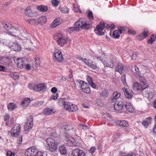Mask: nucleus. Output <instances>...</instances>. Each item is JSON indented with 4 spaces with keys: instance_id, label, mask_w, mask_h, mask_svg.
<instances>
[{
    "instance_id": "obj_1",
    "label": "nucleus",
    "mask_w": 156,
    "mask_h": 156,
    "mask_svg": "<svg viewBox=\"0 0 156 156\" xmlns=\"http://www.w3.org/2000/svg\"><path fill=\"white\" fill-rule=\"evenodd\" d=\"M46 141L49 147V149L50 151L51 152L55 151L59 142L51 138H47Z\"/></svg>"
},
{
    "instance_id": "obj_2",
    "label": "nucleus",
    "mask_w": 156,
    "mask_h": 156,
    "mask_svg": "<svg viewBox=\"0 0 156 156\" xmlns=\"http://www.w3.org/2000/svg\"><path fill=\"white\" fill-rule=\"evenodd\" d=\"M53 57V59L55 62H61L63 59L61 52L57 49H55L54 50Z\"/></svg>"
},
{
    "instance_id": "obj_3",
    "label": "nucleus",
    "mask_w": 156,
    "mask_h": 156,
    "mask_svg": "<svg viewBox=\"0 0 156 156\" xmlns=\"http://www.w3.org/2000/svg\"><path fill=\"white\" fill-rule=\"evenodd\" d=\"M28 87L29 88L34 91L40 92L44 90L46 86L44 83H41L36 85L29 84L28 85Z\"/></svg>"
},
{
    "instance_id": "obj_4",
    "label": "nucleus",
    "mask_w": 156,
    "mask_h": 156,
    "mask_svg": "<svg viewBox=\"0 0 156 156\" xmlns=\"http://www.w3.org/2000/svg\"><path fill=\"white\" fill-rule=\"evenodd\" d=\"M57 37V43L61 47L63 46L69 41L67 37L60 33L58 34Z\"/></svg>"
},
{
    "instance_id": "obj_5",
    "label": "nucleus",
    "mask_w": 156,
    "mask_h": 156,
    "mask_svg": "<svg viewBox=\"0 0 156 156\" xmlns=\"http://www.w3.org/2000/svg\"><path fill=\"white\" fill-rule=\"evenodd\" d=\"M21 126L20 124H16L12 128L11 130V134L13 137H17L20 132Z\"/></svg>"
},
{
    "instance_id": "obj_6",
    "label": "nucleus",
    "mask_w": 156,
    "mask_h": 156,
    "mask_svg": "<svg viewBox=\"0 0 156 156\" xmlns=\"http://www.w3.org/2000/svg\"><path fill=\"white\" fill-rule=\"evenodd\" d=\"M76 25L78 26L79 29L80 28L87 29L89 27V24L86 22V19L84 18H80L76 22Z\"/></svg>"
},
{
    "instance_id": "obj_7",
    "label": "nucleus",
    "mask_w": 156,
    "mask_h": 156,
    "mask_svg": "<svg viewBox=\"0 0 156 156\" xmlns=\"http://www.w3.org/2000/svg\"><path fill=\"white\" fill-rule=\"evenodd\" d=\"M33 118L31 116L28 117L24 125V130L26 132H28L33 127Z\"/></svg>"
},
{
    "instance_id": "obj_8",
    "label": "nucleus",
    "mask_w": 156,
    "mask_h": 156,
    "mask_svg": "<svg viewBox=\"0 0 156 156\" xmlns=\"http://www.w3.org/2000/svg\"><path fill=\"white\" fill-rule=\"evenodd\" d=\"M20 28L17 27H12L11 24L9 23L6 30L8 31V34L12 36H15L14 34L18 33L19 32Z\"/></svg>"
},
{
    "instance_id": "obj_9",
    "label": "nucleus",
    "mask_w": 156,
    "mask_h": 156,
    "mask_svg": "<svg viewBox=\"0 0 156 156\" xmlns=\"http://www.w3.org/2000/svg\"><path fill=\"white\" fill-rule=\"evenodd\" d=\"M72 156H86L85 153L83 151L79 148H76L72 151Z\"/></svg>"
},
{
    "instance_id": "obj_10",
    "label": "nucleus",
    "mask_w": 156,
    "mask_h": 156,
    "mask_svg": "<svg viewBox=\"0 0 156 156\" xmlns=\"http://www.w3.org/2000/svg\"><path fill=\"white\" fill-rule=\"evenodd\" d=\"M23 43L24 44L23 46L25 49L31 51V48H30L31 46L32 45V43L31 42L30 38L24 39H23Z\"/></svg>"
},
{
    "instance_id": "obj_11",
    "label": "nucleus",
    "mask_w": 156,
    "mask_h": 156,
    "mask_svg": "<svg viewBox=\"0 0 156 156\" xmlns=\"http://www.w3.org/2000/svg\"><path fill=\"white\" fill-rule=\"evenodd\" d=\"M37 151V149L35 147H30L25 152V155L26 156H35Z\"/></svg>"
},
{
    "instance_id": "obj_12",
    "label": "nucleus",
    "mask_w": 156,
    "mask_h": 156,
    "mask_svg": "<svg viewBox=\"0 0 156 156\" xmlns=\"http://www.w3.org/2000/svg\"><path fill=\"white\" fill-rule=\"evenodd\" d=\"M15 63L17 65V67L19 69H22L25 64V62L22 58H17L14 59Z\"/></svg>"
},
{
    "instance_id": "obj_13",
    "label": "nucleus",
    "mask_w": 156,
    "mask_h": 156,
    "mask_svg": "<svg viewBox=\"0 0 156 156\" xmlns=\"http://www.w3.org/2000/svg\"><path fill=\"white\" fill-rule=\"evenodd\" d=\"M133 88L135 90H143L147 88L143 87V86L138 82H135L133 84Z\"/></svg>"
},
{
    "instance_id": "obj_14",
    "label": "nucleus",
    "mask_w": 156,
    "mask_h": 156,
    "mask_svg": "<svg viewBox=\"0 0 156 156\" xmlns=\"http://www.w3.org/2000/svg\"><path fill=\"white\" fill-rule=\"evenodd\" d=\"M123 102L122 100H118V113H124Z\"/></svg>"
},
{
    "instance_id": "obj_15",
    "label": "nucleus",
    "mask_w": 156,
    "mask_h": 156,
    "mask_svg": "<svg viewBox=\"0 0 156 156\" xmlns=\"http://www.w3.org/2000/svg\"><path fill=\"white\" fill-rule=\"evenodd\" d=\"M122 90L126 98L128 99H130L132 97V92L131 90L125 88H122Z\"/></svg>"
},
{
    "instance_id": "obj_16",
    "label": "nucleus",
    "mask_w": 156,
    "mask_h": 156,
    "mask_svg": "<svg viewBox=\"0 0 156 156\" xmlns=\"http://www.w3.org/2000/svg\"><path fill=\"white\" fill-rule=\"evenodd\" d=\"M84 62L86 64L89 66L93 69H95L97 68L96 63L93 62L90 59H88L86 61H84Z\"/></svg>"
},
{
    "instance_id": "obj_17",
    "label": "nucleus",
    "mask_w": 156,
    "mask_h": 156,
    "mask_svg": "<svg viewBox=\"0 0 156 156\" xmlns=\"http://www.w3.org/2000/svg\"><path fill=\"white\" fill-rule=\"evenodd\" d=\"M58 103L61 105V104L64 105V108L66 110H68L69 108H70V105H71V103L69 102H66L64 101V100L61 99L59 101Z\"/></svg>"
},
{
    "instance_id": "obj_18",
    "label": "nucleus",
    "mask_w": 156,
    "mask_h": 156,
    "mask_svg": "<svg viewBox=\"0 0 156 156\" xmlns=\"http://www.w3.org/2000/svg\"><path fill=\"white\" fill-rule=\"evenodd\" d=\"M138 80L140 82V84L142 85L143 87L147 88L148 86L147 83L146 82V80L144 76H139Z\"/></svg>"
},
{
    "instance_id": "obj_19",
    "label": "nucleus",
    "mask_w": 156,
    "mask_h": 156,
    "mask_svg": "<svg viewBox=\"0 0 156 156\" xmlns=\"http://www.w3.org/2000/svg\"><path fill=\"white\" fill-rule=\"evenodd\" d=\"M125 106L126 110L129 112H132L134 110V108L130 102H127L126 104L125 105Z\"/></svg>"
},
{
    "instance_id": "obj_20",
    "label": "nucleus",
    "mask_w": 156,
    "mask_h": 156,
    "mask_svg": "<svg viewBox=\"0 0 156 156\" xmlns=\"http://www.w3.org/2000/svg\"><path fill=\"white\" fill-rule=\"evenodd\" d=\"M151 119L152 118L151 117H147L142 122V124L145 127H147L151 123Z\"/></svg>"
},
{
    "instance_id": "obj_21",
    "label": "nucleus",
    "mask_w": 156,
    "mask_h": 156,
    "mask_svg": "<svg viewBox=\"0 0 156 156\" xmlns=\"http://www.w3.org/2000/svg\"><path fill=\"white\" fill-rule=\"evenodd\" d=\"M61 22L60 19L58 18L55 20L51 24L52 28H55L61 24Z\"/></svg>"
},
{
    "instance_id": "obj_22",
    "label": "nucleus",
    "mask_w": 156,
    "mask_h": 156,
    "mask_svg": "<svg viewBox=\"0 0 156 156\" xmlns=\"http://www.w3.org/2000/svg\"><path fill=\"white\" fill-rule=\"evenodd\" d=\"M30 102V99L28 98H26L22 101L21 105L23 107H26L29 105Z\"/></svg>"
},
{
    "instance_id": "obj_23",
    "label": "nucleus",
    "mask_w": 156,
    "mask_h": 156,
    "mask_svg": "<svg viewBox=\"0 0 156 156\" xmlns=\"http://www.w3.org/2000/svg\"><path fill=\"white\" fill-rule=\"evenodd\" d=\"M102 63H103L105 66L111 68H112L113 67V62L112 60H110L108 62L103 61L102 62Z\"/></svg>"
},
{
    "instance_id": "obj_24",
    "label": "nucleus",
    "mask_w": 156,
    "mask_h": 156,
    "mask_svg": "<svg viewBox=\"0 0 156 156\" xmlns=\"http://www.w3.org/2000/svg\"><path fill=\"white\" fill-rule=\"evenodd\" d=\"M118 122L119 126L123 127H127L129 125L127 122L125 120H118Z\"/></svg>"
},
{
    "instance_id": "obj_25",
    "label": "nucleus",
    "mask_w": 156,
    "mask_h": 156,
    "mask_svg": "<svg viewBox=\"0 0 156 156\" xmlns=\"http://www.w3.org/2000/svg\"><path fill=\"white\" fill-rule=\"evenodd\" d=\"M105 24L103 23H100L99 24H98L97 26V29L98 32L102 31L104 27H105Z\"/></svg>"
},
{
    "instance_id": "obj_26",
    "label": "nucleus",
    "mask_w": 156,
    "mask_h": 156,
    "mask_svg": "<svg viewBox=\"0 0 156 156\" xmlns=\"http://www.w3.org/2000/svg\"><path fill=\"white\" fill-rule=\"evenodd\" d=\"M59 151L61 154L62 155H66L67 152V150L65 147L62 146L59 147Z\"/></svg>"
},
{
    "instance_id": "obj_27",
    "label": "nucleus",
    "mask_w": 156,
    "mask_h": 156,
    "mask_svg": "<svg viewBox=\"0 0 156 156\" xmlns=\"http://www.w3.org/2000/svg\"><path fill=\"white\" fill-rule=\"evenodd\" d=\"M54 113L53 110L48 108H45L44 110L43 113L46 115H49Z\"/></svg>"
},
{
    "instance_id": "obj_28",
    "label": "nucleus",
    "mask_w": 156,
    "mask_h": 156,
    "mask_svg": "<svg viewBox=\"0 0 156 156\" xmlns=\"http://www.w3.org/2000/svg\"><path fill=\"white\" fill-rule=\"evenodd\" d=\"M7 107L9 111H12L17 108V106L15 104L12 102L8 104Z\"/></svg>"
},
{
    "instance_id": "obj_29",
    "label": "nucleus",
    "mask_w": 156,
    "mask_h": 156,
    "mask_svg": "<svg viewBox=\"0 0 156 156\" xmlns=\"http://www.w3.org/2000/svg\"><path fill=\"white\" fill-rule=\"evenodd\" d=\"M26 15L28 16H32L33 14L31 10L29 7H27L25 11Z\"/></svg>"
},
{
    "instance_id": "obj_30",
    "label": "nucleus",
    "mask_w": 156,
    "mask_h": 156,
    "mask_svg": "<svg viewBox=\"0 0 156 156\" xmlns=\"http://www.w3.org/2000/svg\"><path fill=\"white\" fill-rule=\"evenodd\" d=\"M74 25V27H70L68 29L67 31L68 32L71 33L73 32L74 31H77L79 30L78 26L76 25V23Z\"/></svg>"
},
{
    "instance_id": "obj_31",
    "label": "nucleus",
    "mask_w": 156,
    "mask_h": 156,
    "mask_svg": "<svg viewBox=\"0 0 156 156\" xmlns=\"http://www.w3.org/2000/svg\"><path fill=\"white\" fill-rule=\"evenodd\" d=\"M46 20L47 18L45 16H41L38 18L37 22L38 23L42 24L45 23Z\"/></svg>"
},
{
    "instance_id": "obj_32",
    "label": "nucleus",
    "mask_w": 156,
    "mask_h": 156,
    "mask_svg": "<svg viewBox=\"0 0 156 156\" xmlns=\"http://www.w3.org/2000/svg\"><path fill=\"white\" fill-rule=\"evenodd\" d=\"M8 75L10 77L12 78L14 80L18 79L19 78V75L16 73H12L9 74Z\"/></svg>"
},
{
    "instance_id": "obj_33",
    "label": "nucleus",
    "mask_w": 156,
    "mask_h": 156,
    "mask_svg": "<svg viewBox=\"0 0 156 156\" xmlns=\"http://www.w3.org/2000/svg\"><path fill=\"white\" fill-rule=\"evenodd\" d=\"M77 82L80 85L79 86L81 89L88 85L86 83L80 80H77Z\"/></svg>"
},
{
    "instance_id": "obj_34",
    "label": "nucleus",
    "mask_w": 156,
    "mask_h": 156,
    "mask_svg": "<svg viewBox=\"0 0 156 156\" xmlns=\"http://www.w3.org/2000/svg\"><path fill=\"white\" fill-rule=\"evenodd\" d=\"M78 109V108L76 105H74L71 103L70 108H69L68 111L70 112H75Z\"/></svg>"
},
{
    "instance_id": "obj_35",
    "label": "nucleus",
    "mask_w": 156,
    "mask_h": 156,
    "mask_svg": "<svg viewBox=\"0 0 156 156\" xmlns=\"http://www.w3.org/2000/svg\"><path fill=\"white\" fill-rule=\"evenodd\" d=\"M13 49L14 51H19L21 50L20 46L16 43H14L12 45Z\"/></svg>"
},
{
    "instance_id": "obj_36",
    "label": "nucleus",
    "mask_w": 156,
    "mask_h": 156,
    "mask_svg": "<svg viewBox=\"0 0 156 156\" xmlns=\"http://www.w3.org/2000/svg\"><path fill=\"white\" fill-rule=\"evenodd\" d=\"M37 9L40 11L44 12H46L47 11L48 7L47 6L44 5H41L37 6Z\"/></svg>"
},
{
    "instance_id": "obj_37",
    "label": "nucleus",
    "mask_w": 156,
    "mask_h": 156,
    "mask_svg": "<svg viewBox=\"0 0 156 156\" xmlns=\"http://www.w3.org/2000/svg\"><path fill=\"white\" fill-rule=\"evenodd\" d=\"M148 32L144 31V32L141 33L139 36V38L140 40H142L145 37H146L148 35Z\"/></svg>"
},
{
    "instance_id": "obj_38",
    "label": "nucleus",
    "mask_w": 156,
    "mask_h": 156,
    "mask_svg": "<svg viewBox=\"0 0 156 156\" xmlns=\"http://www.w3.org/2000/svg\"><path fill=\"white\" fill-rule=\"evenodd\" d=\"M123 71L124 70L122 64L121 63H119L118 64V72L121 74Z\"/></svg>"
},
{
    "instance_id": "obj_39",
    "label": "nucleus",
    "mask_w": 156,
    "mask_h": 156,
    "mask_svg": "<svg viewBox=\"0 0 156 156\" xmlns=\"http://www.w3.org/2000/svg\"><path fill=\"white\" fill-rule=\"evenodd\" d=\"M59 9L61 12L64 13H67L69 11L68 9L66 7H62L60 6L59 7Z\"/></svg>"
},
{
    "instance_id": "obj_40",
    "label": "nucleus",
    "mask_w": 156,
    "mask_h": 156,
    "mask_svg": "<svg viewBox=\"0 0 156 156\" xmlns=\"http://www.w3.org/2000/svg\"><path fill=\"white\" fill-rule=\"evenodd\" d=\"M125 31L124 28L122 27H118V38L120 36L119 34V33L120 34H121Z\"/></svg>"
},
{
    "instance_id": "obj_41",
    "label": "nucleus",
    "mask_w": 156,
    "mask_h": 156,
    "mask_svg": "<svg viewBox=\"0 0 156 156\" xmlns=\"http://www.w3.org/2000/svg\"><path fill=\"white\" fill-rule=\"evenodd\" d=\"M82 90L84 92L87 94H89L90 92V89L88 84L84 87L83 88H82Z\"/></svg>"
},
{
    "instance_id": "obj_42",
    "label": "nucleus",
    "mask_w": 156,
    "mask_h": 156,
    "mask_svg": "<svg viewBox=\"0 0 156 156\" xmlns=\"http://www.w3.org/2000/svg\"><path fill=\"white\" fill-rule=\"evenodd\" d=\"M155 38V37L154 35L153 34L152 35L148 41V44H151L154 41Z\"/></svg>"
},
{
    "instance_id": "obj_43",
    "label": "nucleus",
    "mask_w": 156,
    "mask_h": 156,
    "mask_svg": "<svg viewBox=\"0 0 156 156\" xmlns=\"http://www.w3.org/2000/svg\"><path fill=\"white\" fill-rule=\"evenodd\" d=\"M27 22L33 25L36 23V21L34 19H30L27 20Z\"/></svg>"
},
{
    "instance_id": "obj_44",
    "label": "nucleus",
    "mask_w": 156,
    "mask_h": 156,
    "mask_svg": "<svg viewBox=\"0 0 156 156\" xmlns=\"http://www.w3.org/2000/svg\"><path fill=\"white\" fill-rule=\"evenodd\" d=\"M121 81L124 85H126L125 75L124 74L122 76L121 78Z\"/></svg>"
},
{
    "instance_id": "obj_45",
    "label": "nucleus",
    "mask_w": 156,
    "mask_h": 156,
    "mask_svg": "<svg viewBox=\"0 0 156 156\" xmlns=\"http://www.w3.org/2000/svg\"><path fill=\"white\" fill-rule=\"evenodd\" d=\"M114 95L112 99V102L113 103L115 102L117 99V91L115 92L113 94Z\"/></svg>"
},
{
    "instance_id": "obj_46",
    "label": "nucleus",
    "mask_w": 156,
    "mask_h": 156,
    "mask_svg": "<svg viewBox=\"0 0 156 156\" xmlns=\"http://www.w3.org/2000/svg\"><path fill=\"white\" fill-rule=\"evenodd\" d=\"M105 25H106V28L107 29L109 30L110 29L111 30H112L115 28V26L114 25H112L110 24H105Z\"/></svg>"
},
{
    "instance_id": "obj_47",
    "label": "nucleus",
    "mask_w": 156,
    "mask_h": 156,
    "mask_svg": "<svg viewBox=\"0 0 156 156\" xmlns=\"http://www.w3.org/2000/svg\"><path fill=\"white\" fill-rule=\"evenodd\" d=\"M58 94L55 93L50 98V100H56L58 97Z\"/></svg>"
},
{
    "instance_id": "obj_48",
    "label": "nucleus",
    "mask_w": 156,
    "mask_h": 156,
    "mask_svg": "<svg viewBox=\"0 0 156 156\" xmlns=\"http://www.w3.org/2000/svg\"><path fill=\"white\" fill-rule=\"evenodd\" d=\"M51 3L53 6H56L58 5L59 2L58 0H51Z\"/></svg>"
},
{
    "instance_id": "obj_49",
    "label": "nucleus",
    "mask_w": 156,
    "mask_h": 156,
    "mask_svg": "<svg viewBox=\"0 0 156 156\" xmlns=\"http://www.w3.org/2000/svg\"><path fill=\"white\" fill-rule=\"evenodd\" d=\"M108 95V93L105 90H102L101 96L104 98H106Z\"/></svg>"
},
{
    "instance_id": "obj_50",
    "label": "nucleus",
    "mask_w": 156,
    "mask_h": 156,
    "mask_svg": "<svg viewBox=\"0 0 156 156\" xmlns=\"http://www.w3.org/2000/svg\"><path fill=\"white\" fill-rule=\"evenodd\" d=\"M87 16L89 19L90 20H92L93 19V16L92 11H90L88 12Z\"/></svg>"
},
{
    "instance_id": "obj_51",
    "label": "nucleus",
    "mask_w": 156,
    "mask_h": 156,
    "mask_svg": "<svg viewBox=\"0 0 156 156\" xmlns=\"http://www.w3.org/2000/svg\"><path fill=\"white\" fill-rule=\"evenodd\" d=\"M150 133H152L154 136L155 135V134L156 133V124L155 125L152 129L151 130Z\"/></svg>"
},
{
    "instance_id": "obj_52",
    "label": "nucleus",
    "mask_w": 156,
    "mask_h": 156,
    "mask_svg": "<svg viewBox=\"0 0 156 156\" xmlns=\"http://www.w3.org/2000/svg\"><path fill=\"white\" fill-rule=\"evenodd\" d=\"M65 143L67 145L69 146L72 145L73 144L71 140H70L69 139H67V138H66V140L65 141Z\"/></svg>"
},
{
    "instance_id": "obj_53",
    "label": "nucleus",
    "mask_w": 156,
    "mask_h": 156,
    "mask_svg": "<svg viewBox=\"0 0 156 156\" xmlns=\"http://www.w3.org/2000/svg\"><path fill=\"white\" fill-rule=\"evenodd\" d=\"M34 60H35L37 66H39L40 64L39 58L38 57H36L34 58Z\"/></svg>"
},
{
    "instance_id": "obj_54",
    "label": "nucleus",
    "mask_w": 156,
    "mask_h": 156,
    "mask_svg": "<svg viewBox=\"0 0 156 156\" xmlns=\"http://www.w3.org/2000/svg\"><path fill=\"white\" fill-rule=\"evenodd\" d=\"M80 126L81 127L82 129L84 130H86L88 129V127L87 126L83 124H80Z\"/></svg>"
},
{
    "instance_id": "obj_55",
    "label": "nucleus",
    "mask_w": 156,
    "mask_h": 156,
    "mask_svg": "<svg viewBox=\"0 0 156 156\" xmlns=\"http://www.w3.org/2000/svg\"><path fill=\"white\" fill-rule=\"evenodd\" d=\"M35 156H43V153L41 151H37L35 154Z\"/></svg>"
},
{
    "instance_id": "obj_56",
    "label": "nucleus",
    "mask_w": 156,
    "mask_h": 156,
    "mask_svg": "<svg viewBox=\"0 0 156 156\" xmlns=\"http://www.w3.org/2000/svg\"><path fill=\"white\" fill-rule=\"evenodd\" d=\"M87 80L90 84L93 82L92 79L90 76H87Z\"/></svg>"
},
{
    "instance_id": "obj_57",
    "label": "nucleus",
    "mask_w": 156,
    "mask_h": 156,
    "mask_svg": "<svg viewBox=\"0 0 156 156\" xmlns=\"http://www.w3.org/2000/svg\"><path fill=\"white\" fill-rule=\"evenodd\" d=\"M15 153H12L10 151H8L7 152L6 156H14Z\"/></svg>"
},
{
    "instance_id": "obj_58",
    "label": "nucleus",
    "mask_w": 156,
    "mask_h": 156,
    "mask_svg": "<svg viewBox=\"0 0 156 156\" xmlns=\"http://www.w3.org/2000/svg\"><path fill=\"white\" fill-rule=\"evenodd\" d=\"M71 127L69 125H66L63 126V129H64L65 131L67 132V130H69L70 129Z\"/></svg>"
},
{
    "instance_id": "obj_59",
    "label": "nucleus",
    "mask_w": 156,
    "mask_h": 156,
    "mask_svg": "<svg viewBox=\"0 0 156 156\" xmlns=\"http://www.w3.org/2000/svg\"><path fill=\"white\" fill-rule=\"evenodd\" d=\"M22 136H20V137L18 138L17 139V143L19 144H21L22 140Z\"/></svg>"
},
{
    "instance_id": "obj_60",
    "label": "nucleus",
    "mask_w": 156,
    "mask_h": 156,
    "mask_svg": "<svg viewBox=\"0 0 156 156\" xmlns=\"http://www.w3.org/2000/svg\"><path fill=\"white\" fill-rule=\"evenodd\" d=\"M137 57V54L136 53H135L133 54L131 57V59L132 60H136Z\"/></svg>"
},
{
    "instance_id": "obj_61",
    "label": "nucleus",
    "mask_w": 156,
    "mask_h": 156,
    "mask_svg": "<svg viewBox=\"0 0 156 156\" xmlns=\"http://www.w3.org/2000/svg\"><path fill=\"white\" fill-rule=\"evenodd\" d=\"M31 68V66L30 64H27L25 66V69L28 70H30Z\"/></svg>"
},
{
    "instance_id": "obj_62",
    "label": "nucleus",
    "mask_w": 156,
    "mask_h": 156,
    "mask_svg": "<svg viewBox=\"0 0 156 156\" xmlns=\"http://www.w3.org/2000/svg\"><path fill=\"white\" fill-rule=\"evenodd\" d=\"M117 30H115L113 33L112 37L115 38H117Z\"/></svg>"
},
{
    "instance_id": "obj_63",
    "label": "nucleus",
    "mask_w": 156,
    "mask_h": 156,
    "mask_svg": "<svg viewBox=\"0 0 156 156\" xmlns=\"http://www.w3.org/2000/svg\"><path fill=\"white\" fill-rule=\"evenodd\" d=\"M57 91V89L56 87H52L51 90V91L54 93H55Z\"/></svg>"
},
{
    "instance_id": "obj_64",
    "label": "nucleus",
    "mask_w": 156,
    "mask_h": 156,
    "mask_svg": "<svg viewBox=\"0 0 156 156\" xmlns=\"http://www.w3.org/2000/svg\"><path fill=\"white\" fill-rule=\"evenodd\" d=\"M123 156H136L135 154L132 152L128 153L127 155Z\"/></svg>"
}]
</instances>
